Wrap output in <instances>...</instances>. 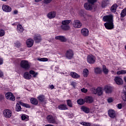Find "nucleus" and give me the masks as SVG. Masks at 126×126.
I'll return each mask as SVG.
<instances>
[{"label":"nucleus","mask_w":126,"mask_h":126,"mask_svg":"<svg viewBox=\"0 0 126 126\" xmlns=\"http://www.w3.org/2000/svg\"><path fill=\"white\" fill-rule=\"evenodd\" d=\"M104 90L107 94H110L113 92V87L109 86H105L104 88Z\"/></svg>","instance_id":"obj_15"},{"label":"nucleus","mask_w":126,"mask_h":126,"mask_svg":"<svg viewBox=\"0 0 126 126\" xmlns=\"http://www.w3.org/2000/svg\"><path fill=\"white\" fill-rule=\"evenodd\" d=\"M57 108L59 109V110L64 111L67 110V106H66V104H60L57 107Z\"/></svg>","instance_id":"obj_24"},{"label":"nucleus","mask_w":126,"mask_h":126,"mask_svg":"<svg viewBox=\"0 0 126 126\" xmlns=\"http://www.w3.org/2000/svg\"><path fill=\"white\" fill-rule=\"evenodd\" d=\"M19 103L20 105L24 106V107H26V108H30V105H29L28 104L24 103L21 101H20Z\"/></svg>","instance_id":"obj_43"},{"label":"nucleus","mask_w":126,"mask_h":126,"mask_svg":"<svg viewBox=\"0 0 126 126\" xmlns=\"http://www.w3.org/2000/svg\"><path fill=\"white\" fill-rule=\"evenodd\" d=\"M84 16V15H83V16Z\"/></svg>","instance_id":"obj_63"},{"label":"nucleus","mask_w":126,"mask_h":126,"mask_svg":"<svg viewBox=\"0 0 126 126\" xmlns=\"http://www.w3.org/2000/svg\"><path fill=\"white\" fill-rule=\"evenodd\" d=\"M67 105L68 107H72V102H71V100L70 99H68L66 100Z\"/></svg>","instance_id":"obj_45"},{"label":"nucleus","mask_w":126,"mask_h":126,"mask_svg":"<svg viewBox=\"0 0 126 126\" xmlns=\"http://www.w3.org/2000/svg\"><path fill=\"white\" fill-rule=\"evenodd\" d=\"M97 1V0H88V2L89 3H90L91 4H92L93 5H94V3Z\"/></svg>","instance_id":"obj_47"},{"label":"nucleus","mask_w":126,"mask_h":126,"mask_svg":"<svg viewBox=\"0 0 126 126\" xmlns=\"http://www.w3.org/2000/svg\"><path fill=\"white\" fill-rule=\"evenodd\" d=\"M92 92L93 94H97L98 96H101L103 94V89L102 87H98L97 89H92Z\"/></svg>","instance_id":"obj_5"},{"label":"nucleus","mask_w":126,"mask_h":126,"mask_svg":"<svg viewBox=\"0 0 126 126\" xmlns=\"http://www.w3.org/2000/svg\"><path fill=\"white\" fill-rule=\"evenodd\" d=\"M3 63V59L2 58H0V65Z\"/></svg>","instance_id":"obj_53"},{"label":"nucleus","mask_w":126,"mask_h":126,"mask_svg":"<svg viewBox=\"0 0 126 126\" xmlns=\"http://www.w3.org/2000/svg\"><path fill=\"white\" fill-rule=\"evenodd\" d=\"M102 71L105 74H107V73L109 72V70H108V69H107V67L104 65H102Z\"/></svg>","instance_id":"obj_37"},{"label":"nucleus","mask_w":126,"mask_h":126,"mask_svg":"<svg viewBox=\"0 0 126 126\" xmlns=\"http://www.w3.org/2000/svg\"><path fill=\"white\" fill-rule=\"evenodd\" d=\"M37 61H38L39 62H48V61H49V59L46 58H38L37 59Z\"/></svg>","instance_id":"obj_41"},{"label":"nucleus","mask_w":126,"mask_h":126,"mask_svg":"<svg viewBox=\"0 0 126 126\" xmlns=\"http://www.w3.org/2000/svg\"><path fill=\"white\" fill-rule=\"evenodd\" d=\"M117 8H118V4H117L116 3H114L111 6L110 10L111 12H113L114 13H115V12L117 11Z\"/></svg>","instance_id":"obj_26"},{"label":"nucleus","mask_w":126,"mask_h":126,"mask_svg":"<svg viewBox=\"0 0 126 126\" xmlns=\"http://www.w3.org/2000/svg\"><path fill=\"white\" fill-rule=\"evenodd\" d=\"M2 1H6L7 0H1Z\"/></svg>","instance_id":"obj_62"},{"label":"nucleus","mask_w":126,"mask_h":126,"mask_svg":"<svg viewBox=\"0 0 126 126\" xmlns=\"http://www.w3.org/2000/svg\"><path fill=\"white\" fill-rule=\"evenodd\" d=\"M81 92H83V93H87V91H88V90L87 89H86L85 88H83V89H81Z\"/></svg>","instance_id":"obj_49"},{"label":"nucleus","mask_w":126,"mask_h":126,"mask_svg":"<svg viewBox=\"0 0 126 126\" xmlns=\"http://www.w3.org/2000/svg\"><path fill=\"white\" fill-rule=\"evenodd\" d=\"M71 84L72 86H73L74 87H75V85H76V83L72 82Z\"/></svg>","instance_id":"obj_55"},{"label":"nucleus","mask_w":126,"mask_h":126,"mask_svg":"<svg viewBox=\"0 0 126 126\" xmlns=\"http://www.w3.org/2000/svg\"><path fill=\"white\" fill-rule=\"evenodd\" d=\"M56 15H57V12L56 11H52L47 14V17L49 19H53V18H55L56 17Z\"/></svg>","instance_id":"obj_19"},{"label":"nucleus","mask_w":126,"mask_h":126,"mask_svg":"<svg viewBox=\"0 0 126 126\" xmlns=\"http://www.w3.org/2000/svg\"><path fill=\"white\" fill-rule=\"evenodd\" d=\"M23 27L21 25H18L17 26V31L18 33H22L24 31Z\"/></svg>","instance_id":"obj_29"},{"label":"nucleus","mask_w":126,"mask_h":126,"mask_svg":"<svg viewBox=\"0 0 126 126\" xmlns=\"http://www.w3.org/2000/svg\"><path fill=\"white\" fill-rule=\"evenodd\" d=\"M2 9L4 12H11V7L7 5L3 4L2 6Z\"/></svg>","instance_id":"obj_12"},{"label":"nucleus","mask_w":126,"mask_h":126,"mask_svg":"<svg viewBox=\"0 0 126 126\" xmlns=\"http://www.w3.org/2000/svg\"><path fill=\"white\" fill-rule=\"evenodd\" d=\"M21 106H20V104L19 103H17L16 105V108L15 110L16 112H20L21 111Z\"/></svg>","instance_id":"obj_36"},{"label":"nucleus","mask_w":126,"mask_h":126,"mask_svg":"<svg viewBox=\"0 0 126 126\" xmlns=\"http://www.w3.org/2000/svg\"><path fill=\"white\" fill-rule=\"evenodd\" d=\"M50 88H51V89H54V88H55V86H54V85H52L50 86Z\"/></svg>","instance_id":"obj_58"},{"label":"nucleus","mask_w":126,"mask_h":126,"mask_svg":"<svg viewBox=\"0 0 126 126\" xmlns=\"http://www.w3.org/2000/svg\"><path fill=\"white\" fill-rule=\"evenodd\" d=\"M116 73L118 75H120L121 74H126V70H122L118 71Z\"/></svg>","instance_id":"obj_39"},{"label":"nucleus","mask_w":126,"mask_h":126,"mask_svg":"<svg viewBox=\"0 0 126 126\" xmlns=\"http://www.w3.org/2000/svg\"><path fill=\"white\" fill-rule=\"evenodd\" d=\"M3 116L6 119H10L12 117V111L8 109H6L3 111Z\"/></svg>","instance_id":"obj_4"},{"label":"nucleus","mask_w":126,"mask_h":126,"mask_svg":"<svg viewBox=\"0 0 126 126\" xmlns=\"http://www.w3.org/2000/svg\"><path fill=\"white\" fill-rule=\"evenodd\" d=\"M81 33L84 37H87L89 35V31L86 28H83L81 30Z\"/></svg>","instance_id":"obj_18"},{"label":"nucleus","mask_w":126,"mask_h":126,"mask_svg":"<svg viewBox=\"0 0 126 126\" xmlns=\"http://www.w3.org/2000/svg\"><path fill=\"white\" fill-rule=\"evenodd\" d=\"M114 16L112 15H105L103 17V20L105 22H113Z\"/></svg>","instance_id":"obj_7"},{"label":"nucleus","mask_w":126,"mask_h":126,"mask_svg":"<svg viewBox=\"0 0 126 126\" xmlns=\"http://www.w3.org/2000/svg\"><path fill=\"white\" fill-rule=\"evenodd\" d=\"M26 44L28 48H31L34 45V40L32 39H28L26 41Z\"/></svg>","instance_id":"obj_20"},{"label":"nucleus","mask_w":126,"mask_h":126,"mask_svg":"<svg viewBox=\"0 0 126 126\" xmlns=\"http://www.w3.org/2000/svg\"><path fill=\"white\" fill-rule=\"evenodd\" d=\"M21 46V44L20 43V42H19V41H16L15 43V47H16L17 48H19V47H20Z\"/></svg>","instance_id":"obj_48"},{"label":"nucleus","mask_w":126,"mask_h":126,"mask_svg":"<svg viewBox=\"0 0 126 126\" xmlns=\"http://www.w3.org/2000/svg\"><path fill=\"white\" fill-rule=\"evenodd\" d=\"M5 97L7 99V100H9L10 101H15V97L13 96L12 93L10 92H8L5 94Z\"/></svg>","instance_id":"obj_11"},{"label":"nucleus","mask_w":126,"mask_h":126,"mask_svg":"<svg viewBox=\"0 0 126 126\" xmlns=\"http://www.w3.org/2000/svg\"><path fill=\"white\" fill-rule=\"evenodd\" d=\"M81 109L83 111V112L86 113V114H89V112H90V109L85 106H82Z\"/></svg>","instance_id":"obj_30"},{"label":"nucleus","mask_w":126,"mask_h":126,"mask_svg":"<svg viewBox=\"0 0 126 126\" xmlns=\"http://www.w3.org/2000/svg\"><path fill=\"white\" fill-rule=\"evenodd\" d=\"M104 26L107 30H112V29H114V23L113 22L105 23Z\"/></svg>","instance_id":"obj_8"},{"label":"nucleus","mask_w":126,"mask_h":126,"mask_svg":"<svg viewBox=\"0 0 126 126\" xmlns=\"http://www.w3.org/2000/svg\"><path fill=\"white\" fill-rule=\"evenodd\" d=\"M83 75L84 77H87L89 75V70H88V69L85 68L83 70Z\"/></svg>","instance_id":"obj_31"},{"label":"nucleus","mask_w":126,"mask_h":126,"mask_svg":"<svg viewBox=\"0 0 126 126\" xmlns=\"http://www.w3.org/2000/svg\"><path fill=\"white\" fill-rule=\"evenodd\" d=\"M48 123L50 124H56V117H53L52 115H49L46 118Z\"/></svg>","instance_id":"obj_14"},{"label":"nucleus","mask_w":126,"mask_h":126,"mask_svg":"<svg viewBox=\"0 0 126 126\" xmlns=\"http://www.w3.org/2000/svg\"><path fill=\"white\" fill-rule=\"evenodd\" d=\"M2 99H3V96L2 95L0 94V101L2 100Z\"/></svg>","instance_id":"obj_57"},{"label":"nucleus","mask_w":126,"mask_h":126,"mask_svg":"<svg viewBox=\"0 0 126 126\" xmlns=\"http://www.w3.org/2000/svg\"><path fill=\"white\" fill-rule=\"evenodd\" d=\"M33 39L35 43H40V42L42 41V37H41V35L39 34H35Z\"/></svg>","instance_id":"obj_16"},{"label":"nucleus","mask_w":126,"mask_h":126,"mask_svg":"<svg viewBox=\"0 0 126 126\" xmlns=\"http://www.w3.org/2000/svg\"><path fill=\"white\" fill-rule=\"evenodd\" d=\"M37 99L39 102L43 103V102H45L46 100V97L44 95H40L37 97Z\"/></svg>","instance_id":"obj_28"},{"label":"nucleus","mask_w":126,"mask_h":126,"mask_svg":"<svg viewBox=\"0 0 126 126\" xmlns=\"http://www.w3.org/2000/svg\"><path fill=\"white\" fill-rule=\"evenodd\" d=\"M70 75L72 77V78H74L75 79L80 77V75H78V74L76 73L75 72H71L70 73Z\"/></svg>","instance_id":"obj_25"},{"label":"nucleus","mask_w":126,"mask_h":126,"mask_svg":"<svg viewBox=\"0 0 126 126\" xmlns=\"http://www.w3.org/2000/svg\"><path fill=\"white\" fill-rule=\"evenodd\" d=\"M122 107H123V105L121 103H119L117 105V107L118 108V109H122Z\"/></svg>","instance_id":"obj_51"},{"label":"nucleus","mask_w":126,"mask_h":126,"mask_svg":"<svg viewBox=\"0 0 126 126\" xmlns=\"http://www.w3.org/2000/svg\"><path fill=\"white\" fill-rule=\"evenodd\" d=\"M126 15V8H124L121 13V17H125Z\"/></svg>","instance_id":"obj_38"},{"label":"nucleus","mask_w":126,"mask_h":126,"mask_svg":"<svg viewBox=\"0 0 126 126\" xmlns=\"http://www.w3.org/2000/svg\"><path fill=\"white\" fill-rule=\"evenodd\" d=\"M42 0H35V2H39V1H41Z\"/></svg>","instance_id":"obj_59"},{"label":"nucleus","mask_w":126,"mask_h":126,"mask_svg":"<svg viewBox=\"0 0 126 126\" xmlns=\"http://www.w3.org/2000/svg\"><path fill=\"white\" fill-rule=\"evenodd\" d=\"M94 72L95 73H101L102 72V69L100 68L97 67L94 69Z\"/></svg>","instance_id":"obj_42"},{"label":"nucleus","mask_w":126,"mask_h":126,"mask_svg":"<svg viewBox=\"0 0 126 126\" xmlns=\"http://www.w3.org/2000/svg\"><path fill=\"white\" fill-rule=\"evenodd\" d=\"M3 76V72L0 70V77H2Z\"/></svg>","instance_id":"obj_54"},{"label":"nucleus","mask_w":126,"mask_h":126,"mask_svg":"<svg viewBox=\"0 0 126 126\" xmlns=\"http://www.w3.org/2000/svg\"><path fill=\"white\" fill-rule=\"evenodd\" d=\"M70 22H71V20H65L62 21V24L63 25H68Z\"/></svg>","instance_id":"obj_33"},{"label":"nucleus","mask_w":126,"mask_h":126,"mask_svg":"<svg viewBox=\"0 0 126 126\" xmlns=\"http://www.w3.org/2000/svg\"><path fill=\"white\" fill-rule=\"evenodd\" d=\"M123 92L125 94V96L123 97V100L126 101V86H125L123 89Z\"/></svg>","instance_id":"obj_44"},{"label":"nucleus","mask_w":126,"mask_h":126,"mask_svg":"<svg viewBox=\"0 0 126 126\" xmlns=\"http://www.w3.org/2000/svg\"><path fill=\"white\" fill-rule=\"evenodd\" d=\"M114 81L118 85H122V84H123V79H122L120 77H115L114 78Z\"/></svg>","instance_id":"obj_21"},{"label":"nucleus","mask_w":126,"mask_h":126,"mask_svg":"<svg viewBox=\"0 0 126 126\" xmlns=\"http://www.w3.org/2000/svg\"><path fill=\"white\" fill-rule=\"evenodd\" d=\"M108 115L111 118V119H115L117 117V113L116 111L112 109H110L108 111Z\"/></svg>","instance_id":"obj_13"},{"label":"nucleus","mask_w":126,"mask_h":126,"mask_svg":"<svg viewBox=\"0 0 126 126\" xmlns=\"http://www.w3.org/2000/svg\"><path fill=\"white\" fill-rule=\"evenodd\" d=\"M77 103L79 105H83L85 103V98L84 99L80 98L77 100Z\"/></svg>","instance_id":"obj_35"},{"label":"nucleus","mask_w":126,"mask_h":126,"mask_svg":"<svg viewBox=\"0 0 126 126\" xmlns=\"http://www.w3.org/2000/svg\"><path fill=\"white\" fill-rule=\"evenodd\" d=\"M5 34V32H4V30L2 29H0V37H3Z\"/></svg>","instance_id":"obj_46"},{"label":"nucleus","mask_w":126,"mask_h":126,"mask_svg":"<svg viewBox=\"0 0 126 126\" xmlns=\"http://www.w3.org/2000/svg\"><path fill=\"white\" fill-rule=\"evenodd\" d=\"M107 101H108V103H112V102H113V98H109L107 99Z\"/></svg>","instance_id":"obj_52"},{"label":"nucleus","mask_w":126,"mask_h":126,"mask_svg":"<svg viewBox=\"0 0 126 126\" xmlns=\"http://www.w3.org/2000/svg\"><path fill=\"white\" fill-rule=\"evenodd\" d=\"M65 57L69 60H71L73 57V51L71 49H69L66 51Z\"/></svg>","instance_id":"obj_10"},{"label":"nucleus","mask_w":126,"mask_h":126,"mask_svg":"<svg viewBox=\"0 0 126 126\" xmlns=\"http://www.w3.org/2000/svg\"><path fill=\"white\" fill-rule=\"evenodd\" d=\"M20 65L22 68H24V69L28 70V69L31 67V63L28 62V61L22 60L20 62Z\"/></svg>","instance_id":"obj_2"},{"label":"nucleus","mask_w":126,"mask_h":126,"mask_svg":"<svg viewBox=\"0 0 126 126\" xmlns=\"http://www.w3.org/2000/svg\"><path fill=\"white\" fill-rule=\"evenodd\" d=\"M94 101V99L92 96H87L85 97V102L88 104H92Z\"/></svg>","instance_id":"obj_17"},{"label":"nucleus","mask_w":126,"mask_h":126,"mask_svg":"<svg viewBox=\"0 0 126 126\" xmlns=\"http://www.w3.org/2000/svg\"><path fill=\"white\" fill-rule=\"evenodd\" d=\"M31 103L33 105H38V100L35 98H32L31 99Z\"/></svg>","instance_id":"obj_34"},{"label":"nucleus","mask_w":126,"mask_h":126,"mask_svg":"<svg viewBox=\"0 0 126 126\" xmlns=\"http://www.w3.org/2000/svg\"><path fill=\"white\" fill-rule=\"evenodd\" d=\"M21 119L22 121L27 122V121L29 120V116H28V115H27L26 114H22Z\"/></svg>","instance_id":"obj_32"},{"label":"nucleus","mask_w":126,"mask_h":126,"mask_svg":"<svg viewBox=\"0 0 126 126\" xmlns=\"http://www.w3.org/2000/svg\"><path fill=\"white\" fill-rule=\"evenodd\" d=\"M72 25L74 28H80L82 26V24L80 21L75 20L72 23Z\"/></svg>","instance_id":"obj_9"},{"label":"nucleus","mask_w":126,"mask_h":126,"mask_svg":"<svg viewBox=\"0 0 126 126\" xmlns=\"http://www.w3.org/2000/svg\"><path fill=\"white\" fill-rule=\"evenodd\" d=\"M55 70H56L57 72H59V71H58V70H59V68L56 67Z\"/></svg>","instance_id":"obj_60"},{"label":"nucleus","mask_w":126,"mask_h":126,"mask_svg":"<svg viewBox=\"0 0 126 126\" xmlns=\"http://www.w3.org/2000/svg\"><path fill=\"white\" fill-rule=\"evenodd\" d=\"M55 39L56 40H59L61 42H66V40H67L65 37H64L63 36H61V35L56 36L55 37Z\"/></svg>","instance_id":"obj_23"},{"label":"nucleus","mask_w":126,"mask_h":126,"mask_svg":"<svg viewBox=\"0 0 126 126\" xmlns=\"http://www.w3.org/2000/svg\"><path fill=\"white\" fill-rule=\"evenodd\" d=\"M109 3H110L109 0H103L101 2V6L102 8H105Z\"/></svg>","instance_id":"obj_22"},{"label":"nucleus","mask_w":126,"mask_h":126,"mask_svg":"<svg viewBox=\"0 0 126 126\" xmlns=\"http://www.w3.org/2000/svg\"><path fill=\"white\" fill-rule=\"evenodd\" d=\"M13 13H14V14H17V13H18V11L17 10H15L13 11Z\"/></svg>","instance_id":"obj_56"},{"label":"nucleus","mask_w":126,"mask_h":126,"mask_svg":"<svg viewBox=\"0 0 126 126\" xmlns=\"http://www.w3.org/2000/svg\"><path fill=\"white\" fill-rule=\"evenodd\" d=\"M84 7L86 10H94V11L97 10L96 5H93L88 2L84 4Z\"/></svg>","instance_id":"obj_3"},{"label":"nucleus","mask_w":126,"mask_h":126,"mask_svg":"<svg viewBox=\"0 0 126 126\" xmlns=\"http://www.w3.org/2000/svg\"><path fill=\"white\" fill-rule=\"evenodd\" d=\"M80 125H82V126H91V123H88V122H80Z\"/></svg>","instance_id":"obj_40"},{"label":"nucleus","mask_w":126,"mask_h":126,"mask_svg":"<svg viewBox=\"0 0 126 126\" xmlns=\"http://www.w3.org/2000/svg\"><path fill=\"white\" fill-rule=\"evenodd\" d=\"M124 80H125V81L126 82V77H124Z\"/></svg>","instance_id":"obj_61"},{"label":"nucleus","mask_w":126,"mask_h":126,"mask_svg":"<svg viewBox=\"0 0 126 126\" xmlns=\"http://www.w3.org/2000/svg\"><path fill=\"white\" fill-rule=\"evenodd\" d=\"M53 0H43V2L45 3L48 4V3H50V2H51V1H52Z\"/></svg>","instance_id":"obj_50"},{"label":"nucleus","mask_w":126,"mask_h":126,"mask_svg":"<svg viewBox=\"0 0 126 126\" xmlns=\"http://www.w3.org/2000/svg\"><path fill=\"white\" fill-rule=\"evenodd\" d=\"M61 29L65 31H67V30H69V29H70V26L67 25H61Z\"/></svg>","instance_id":"obj_27"},{"label":"nucleus","mask_w":126,"mask_h":126,"mask_svg":"<svg viewBox=\"0 0 126 126\" xmlns=\"http://www.w3.org/2000/svg\"><path fill=\"white\" fill-rule=\"evenodd\" d=\"M32 74V75H31ZM39 73L37 72H35L34 70H31L30 71V73L28 72H26L24 74V78L25 79H27V80H30L32 78V75H33V77L34 78H36Z\"/></svg>","instance_id":"obj_1"},{"label":"nucleus","mask_w":126,"mask_h":126,"mask_svg":"<svg viewBox=\"0 0 126 126\" xmlns=\"http://www.w3.org/2000/svg\"><path fill=\"white\" fill-rule=\"evenodd\" d=\"M87 59L88 63H90V64H93V63H95V62H96V58L93 55H88Z\"/></svg>","instance_id":"obj_6"}]
</instances>
